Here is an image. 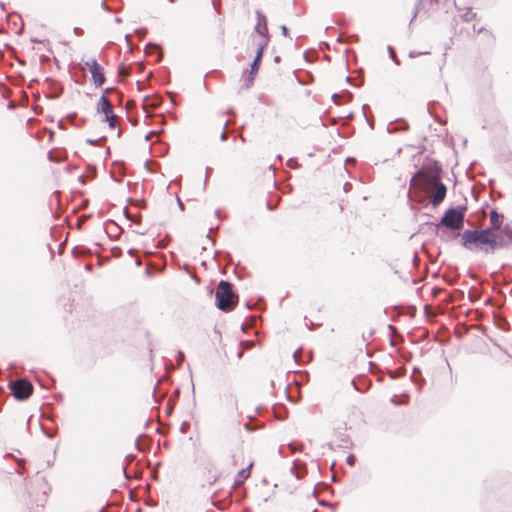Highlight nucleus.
I'll return each instance as SVG.
<instances>
[{
    "mask_svg": "<svg viewBox=\"0 0 512 512\" xmlns=\"http://www.w3.org/2000/svg\"><path fill=\"white\" fill-rule=\"evenodd\" d=\"M157 104H158L157 102L151 103L152 106H156Z\"/></svg>",
    "mask_w": 512,
    "mask_h": 512,
    "instance_id": "obj_24",
    "label": "nucleus"
},
{
    "mask_svg": "<svg viewBox=\"0 0 512 512\" xmlns=\"http://www.w3.org/2000/svg\"><path fill=\"white\" fill-rule=\"evenodd\" d=\"M389 56L390 58L396 63L399 64L398 60L396 59L395 52L391 46H388Z\"/></svg>",
    "mask_w": 512,
    "mask_h": 512,
    "instance_id": "obj_16",
    "label": "nucleus"
},
{
    "mask_svg": "<svg viewBox=\"0 0 512 512\" xmlns=\"http://www.w3.org/2000/svg\"><path fill=\"white\" fill-rule=\"evenodd\" d=\"M261 60L254 59V61L251 64V70H250V76H249V83L253 82L254 74L257 73L259 69V63Z\"/></svg>",
    "mask_w": 512,
    "mask_h": 512,
    "instance_id": "obj_13",
    "label": "nucleus"
},
{
    "mask_svg": "<svg viewBox=\"0 0 512 512\" xmlns=\"http://www.w3.org/2000/svg\"><path fill=\"white\" fill-rule=\"evenodd\" d=\"M112 90L113 88H106L103 94L105 95L106 93H110Z\"/></svg>",
    "mask_w": 512,
    "mask_h": 512,
    "instance_id": "obj_21",
    "label": "nucleus"
},
{
    "mask_svg": "<svg viewBox=\"0 0 512 512\" xmlns=\"http://www.w3.org/2000/svg\"><path fill=\"white\" fill-rule=\"evenodd\" d=\"M281 32H282V35L285 36V37H288V29L285 25H282L281 27Z\"/></svg>",
    "mask_w": 512,
    "mask_h": 512,
    "instance_id": "obj_17",
    "label": "nucleus"
},
{
    "mask_svg": "<svg viewBox=\"0 0 512 512\" xmlns=\"http://www.w3.org/2000/svg\"><path fill=\"white\" fill-rule=\"evenodd\" d=\"M502 220L503 215L499 214L496 210H492L490 212V226L486 229H491V232L495 231V229H500V227H503Z\"/></svg>",
    "mask_w": 512,
    "mask_h": 512,
    "instance_id": "obj_11",
    "label": "nucleus"
},
{
    "mask_svg": "<svg viewBox=\"0 0 512 512\" xmlns=\"http://www.w3.org/2000/svg\"><path fill=\"white\" fill-rule=\"evenodd\" d=\"M258 22L255 26V32L261 36L260 39L267 38L268 39V28H267V19L266 16L261 14L260 11H257Z\"/></svg>",
    "mask_w": 512,
    "mask_h": 512,
    "instance_id": "obj_9",
    "label": "nucleus"
},
{
    "mask_svg": "<svg viewBox=\"0 0 512 512\" xmlns=\"http://www.w3.org/2000/svg\"><path fill=\"white\" fill-rule=\"evenodd\" d=\"M354 462H355V458H354V456H353V455H349V456L347 457V463H348L349 465H353V464H354Z\"/></svg>",
    "mask_w": 512,
    "mask_h": 512,
    "instance_id": "obj_18",
    "label": "nucleus"
},
{
    "mask_svg": "<svg viewBox=\"0 0 512 512\" xmlns=\"http://www.w3.org/2000/svg\"><path fill=\"white\" fill-rule=\"evenodd\" d=\"M267 43H268V39L267 38L260 39V40H258L255 43V46L257 48V53H256V56H255L254 59L261 60L262 54H263V50L266 47Z\"/></svg>",
    "mask_w": 512,
    "mask_h": 512,
    "instance_id": "obj_12",
    "label": "nucleus"
},
{
    "mask_svg": "<svg viewBox=\"0 0 512 512\" xmlns=\"http://www.w3.org/2000/svg\"><path fill=\"white\" fill-rule=\"evenodd\" d=\"M96 111L103 114L102 121L107 122L110 128H114L116 125V116L113 111V106L109 102L106 95L102 94L96 104Z\"/></svg>",
    "mask_w": 512,
    "mask_h": 512,
    "instance_id": "obj_5",
    "label": "nucleus"
},
{
    "mask_svg": "<svg viewBox=\"0 0 512 512\" xmlns=\"http://www.w3.org/2000/svg\"><path fill=\"white\" fill-rule=\"evenodd\" d=\"M313 512H317L316 510H314Z\"/></svg>",
    "mask_w": 512,
    "mask_h": 512,
    "instance_id": "obj_26",
    "label": "nucleus"
},
{
    "mask_svg": "<svg viewBox=\"0 0 512 512\" xmlns=\"http://www.w3.org/2000/svg\"><path fill=\"white\" fill-rule=\"evenodd\" d=\"M74 33L78 36L82 35L83 34V30L81 28H74Z\"/></svg>",
    "mask_w": 512,
    "mask_h": 512,
    "instance_id": "obj_19",
    "label": "nucleus"
},
{
    "mask_svg": "<svg viewBox=\"0 0 512 512\" xmlns=\"http://www.w3.org/2000/svg\"><path fill=\"white\" fill-rule=\"evenodd\" d=\"M10 390L17 400L27 399L33 392L32 384L26 379H18L10 382Z\"/></svg>",
    "mask_w": 512,
    "mask_h": 512,
    "instance_id": "obj_6",
    "label": "nucleus"
},
{
    "mask_svg": "<svg viewBox=\"0 0 512 512\" xmlns=\"http://www.w3.org/2000/svg\"><path fill=\"white\" fill-rule=\"evenodd\" d=\"M350 186H351V185H350L349 183H346V184L344 185V190H345V191H347V190H348V188H349Z\"/></svg>",
    "mask_w": 512,
    "mask_h": 512,
    "instance_id": "obj_22",
    "label": "nucleus"
},
{
    "mask_svg": "<svg viewBox=\"0 0 512 512\" xmlns=\"http://www.w3.org/2000/svg\"><path fill=\"white\" fill-rule=\"evenodd\" d=\"M216 306L221 311H231L238 302V296L234 293L232 285L224 280H221L217 286Z\"/></svg>",
    "mask_w": 512,
    "mask_h": 512,
    "instance_id": "obj_3",
    "label": "nucleus"
},
{
    "mask_svg": "<svg viewBox=\"0 0 512 512\" xmlns=\"http://www.w3.org/2000/svg\"><path fill=\"white\" fill-rule=\"evenodd\" d=\"M178 204H179V206H180L181 208H183V204H182V202H181L179 199H178Z\"/></svg>",
    "mask_w": 512,
    "mask_h": 512,
    "instance_id": "obj_23",
    "label": "nucleus"
},
{
    "mask_svg": "<svg viewBox=\"0 0 512 512\" xmlns=\"http://www.w3.org/2000/svg\"><path fill=\"white\" fill-rule=\"evenodd\" d=\"M170 2H172L173 0H169Z\"/></svg>",
    "mask_w": 512,
    "mask_h": 512,
    "instance_id": "obj_25",
    "label": "nucleus"
},
{
    "mask_svg": "<svg viewBox=\"0 0 512 512\" xmlns=\"http://www.w3.org/2000/svg\"><path fill=\"white\" fill-rule=\"evenodd\" d=\"M252 466L253 462H250L246 468H243L238 472L237 478L233 484V488L240 486L245 480H247L250 477Z\"/></svg>",
    "mask_w": 512,
    "mask_h": 512,
    "instance_id": "obj_10",
    "label": "nucleus"
},
{
    "mask_svg": "<svg viewBox=\"0 0 512 512\" xmlns=\"http://www.w3.org/2000/svg\"><path fill=\"white\" fill-rule=\"evenodd\" d=\"M465 207L448 209L441 219V224L450 229H460L464 223Z\"/></svg>",
    "mask_w": 512,
    "mask_h": 512,
    "instance_id": "obj_4",
    "label": "nucleus"
},
{
    "mask_svg": "<svg viewBox=\"0 0 512 512\" xmlns=\"http://www.w3.org/2000/svg\"><path fill=\"white\" fill-rule=\"evenodd\" d=\"M463 17L466 21H470L475 17V13L472 10H468Z\"/></svg>",
    "mask_w": 512,
    "mask_h": 512,
    "instance_id": "obj_15",
    "label": "nucleus"
},
{
    "mask_svg": "<svg viewBox=\"0 0 512 512\" xmlns=\"http://www.w3.org/2000/svg\"><path fill=\"white\" fill-rule=\"evenodd\" d=\"M492 239L495 242V250L509 246L512 244V228L504 225L500 229H495L492 232Z\"/></svg>",
    "mask_w": 512,
    "mask_h": 512,
    "instance_id": "obj_7",
    "label": "nucleus"
},
{
    "mask_svg": "<svg viewBox=\"0 0 512 512\" xmlns=\"http://www.w3.org/2000/svg\"><path fill=\"white\" fill-rule=\"evenodd\" d=\"M429 52L428 51H415V50H412L409 52V57L410 58H415L419 55H423V54H428Z\"/></svg>",
    "mask_w": 512,
    "mask_h": 512,
    "instance_id": "obj_14",
    "label": "nucleus"
},
{
    "mask_svg": "<svg viewBox=\"0 0 512 512\" xmlns=\"http://www.w3.org/2000/svg\"><path fill=\"white\" fill-rule=\"evenodd\" d=\"M441 169L437 167L430 171H418L410 181L411 186H419L430 193L433 206H438L447 193V187L440 181Z\"/></svg>",
    "mask_w": 512,
    "mask_h": 512,
    "instance_id": "obj_1",
    "label": "nucleus"
},
{
    "mask_svg": "<svg viewBox=\"0 0 512 512\" xmlns=\"http://www.w3.org/2000/svg\"><path fill=\"white\" fill-rule=\"evenodd\" d=\"M85 66L91 73L92 81L96 87H101L105 83L104 68L99 65L96 59H90L85 62Z\"/></svg>",
    "mask_w": 512,
    "mask_h": 512,
    "instance_id": "obj_8",
    "label": "nucleus"
},
{
    "mask_svg": "<svg viewBox=\"0 0 512 512\" xmlns=\"http://www.w3.org/2000/svg\"><path fill=\"white\" fill-rule=\"evenodd\" d=\"M462 245L470 251H481L485 254L495 252V242L491 229L465 230L462 233Z\"/></svg>",
    "mask_w": 512,
    "mask_h": 512,
    "instance_id": "obj_2",
    "label": "nucleus"
},
{
    "mask_svg": "<svg viewBox=\"0 0 512 512\" xmlns=\"http://www.w3.org/2000/svg\"><path fill=\"white\" fill-rule=\"evenodd\" d=\"M220 138H221V140H223V141L227 139V134H226V132H225V131H222V133H221V135H220Z\"/></svg>",
    "mask_w": 512,
    "mask_h": 512,
    "instance_id": "obj_20",
    "label": "nucleus"
}]
</instances>
